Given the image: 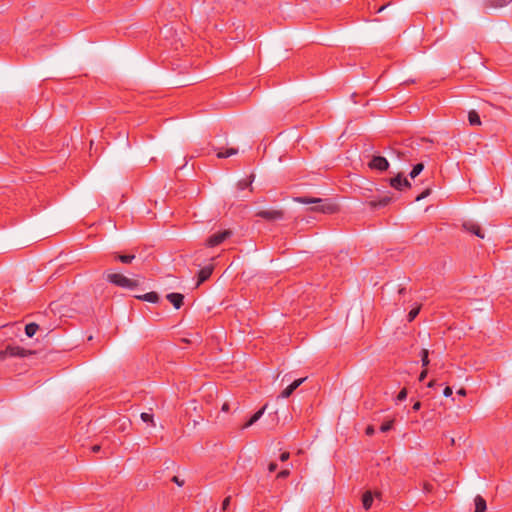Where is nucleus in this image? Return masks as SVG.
<instances>
[{
  "instance_id": "obj_1",
  "label": "nucleus",
  "mask_w": 512,
  "mask_h": 512,
  "mask_svg": "<svg viewBox=\"0 0 512 512\" xmlns=\"http://www.w3.org/2000/svg\"><path fill=\"white\" fill-rule=\"evenodd\" d=\"M427 139H406L392 150L400 161L412 162L425 155L423 147L426 143H430Z\"/></svg>"
},
{
  "instance_id": "obj_2",
  "label": "nucleus",
  "mask_w": 512,
  "mask_h": 512,
  "mask_svg": "<svg viewBox=\"0 0 512 512\" xmlns=\"http://www.w3.org/2000/svg\"><path fill=\"white\" fill-rule=\"evenodd\" d=\"M297 201L302 204H316L317 206L314 208V210L323 212L325 214H333L338 210V206L336 204L321 198L303 196L297 198Z\"/></svg>"
},
{
  "instance_id": "obj_3",
  "label": "nucleus",
  "mask_w": 512,
  "mask_h": 512,
  "mask_svg": "<svg viewBox=\"0 0 512 512\" xmlns=\"http://www.w3.org/2000/svg\"><path fill=\"white\" fill-rule=\"evenodd\" d=\"M233 235L231 229L217 230L211 233L203 242V245L207 248H215L223 244L227 239Z\"/></svg>"
},
{
  "instance_id": "obj_4",
  "label": "nucleus",
  "mask_w": 512,
  "mask_h": 512,
  "mask_svg": "<svg viewBox=\"0 0 512 512\" xmlns=\"http://www.w3.org/2000/svg\"><path fill=\"white\" fill-rule=\"evenodd\" d=\"M107 280L119 287L122 288H135L138 286V282L132 279L127 278L126 276L120 273H109L107 274Z\"/></svg>"
},
{
  "instance_id": "obj_5",
  "label": "nucleus",
  "mask_w": 512,
  "mask_h": 512,
  "mask_svg": "<svg viewBox=\"0 0 512 512\" xmlns=\"http://www.w3.org/2000/svg\"><path fill=\"white\" fill-rule=\"evenodd\" d=\"M256 216L268 222L284 220V212L277 209L261 210L256 214Z\"/></svg>"
},
{
  "instance_id": "obj_6",
  "label": "nucleus",
  "mask_w": 512,
  "mask_h": 512,
  "mask_svg": "<svg viewBox=\"0 0 512 512\" xmlns=\"http://www.w3.org/2000/svg\"><path fill=\"white\" fill-rule=\"evenodd\" d=\"M391 201H392V197L385 195V196L380 197L378 200H376V199L367 200L366 204L371 210H377V209L386 207L387 205H389L391 203Z\"/></svg>"
},
{
  "instance_id": "obj_7",
  "label": "nucleus",
  "mask_w": 512,
  "mask_h": 512,
  "mask_svg": "<svg viewBox=\"0 0 512 512\" xmlns=\"http://www.w3.org/2000/svg\"><path fill=\"white\" fill-rule=\"evenodd\" d=\"M368 166L371 169L386 171L389 168V162L385 157L382 156H373Z\"/></svg>"
},
{
  "instance_id": "obj_8",
  "label": "nucleus",
  "mask_w": 512,
  "mask_h": 512,
  "mask_svg": "<svg viewBox=\"0 0 512 512\" xmlns=\"http://www.w3.org/2000/svg\"><path fill=\"white\" fill-rule=\"evenodd\" d=\"M28 353H30V352L25 350L22 347L8 345L5 348V350L2 351V358L6 355L11 356V357H16V356L25 357Z\"/></svg>"
},
{
  "instance_id": "obj_9",
  "label": "nucleus",
  "mask_w": 512,
  "mask_h": 512,
  "mask_svg": "<svg viewBox=\"0 0 512 512\" xmlns=\"http://www.w3.org/2000/svg\"><path fill=\"white\" fill-rule=\"evenodd\" d=\"M390 185L397 190H403L404 188H409L411 186L410 182L400 173L390 179Z\"/></svg>"
},
{
  "instance_id": "obj_10",
  "label": "nucleus",
  "mask_w": 512,
  "mask_h": 512,
  "mask_svg": "<svg viewBox=\"0 0 512 512\" xmlns=\"http://www.w3.org/2000/svg\"><path fill=\"white\" fill-rule=\"evenodd\" d=\"M213 269V265H208L200 269V271L198 272L197 286L204 283L206 280L210 278V276L213 273Z\"/></svg>"
},
{
  "instance_id": "obj_11",
  "label": "nucleus",
  "mask_w": 512,
  "mask_h": 512,
  "mask_svg": "<svg viewBox=\"0 0 512 512\" xmlns=\"http://www.w3.org/2000/svg\"><path fill=\"white\" fill-rule=\"evenodd\" d=\"M166 299L174 306L175 309H180L183 305L184 295L181 293H169Z\"/></svg>"
},
{
  "instance_id": "obj_12",
  "label": "nucleus",
  "mask_w": 512,
  "mask_h": 512,
  "mask_svg": "<svg viewBox=\"0 0 512 512\" xmlns=\"http://www.w3.org/2000/svg\"><path fill=\"white\" fill-rule=\"evenodd\" d=\"M134 297L138 300L146 301V302H150V303H157L159 301V295L154 291L148 292L143 295H135Z\"/></svg>"
},
{
  "instance_id": "obj_13",
  "label": "nucleus",
  "mask_w": 512,
  "mask_h": 512,
  "mask_svg": "<svg viewBox=\"0 0 512 512\" xmlns=\"http://www.w3.org/2000/svg\"><path fill=\"white\" fill-rule=\"evenodd\" d=\"M265 409H266V405L263 406L257 412H255L251 416V418L243 425V428H248V427L252 426L254 423H256L262 417V415L264 414Z\"/></svg>"
},
{
  "instance_id": "obj_14",
  "label": "nucleus",
  "mask_w": 512,
  "mask_h": 512,
  "mask_svg": "<svg viewBox=\"0 0 512 512\" xmlns=\"http://www.w3.org/2000/svg\"><path fill=\"white\" fill-rule=\"evenodd\" d=\"M265 409H266V405L263 406L257 412H255L251 416V418L243 425V428H248V427L252 426L254 423H256L262 417V415L264 414Z\"/></svg>"
},
{
  "instance_id": "obj_15",
  "label": "nucleus",
  "mask_w": 512,
  "mask_h": 512,
  "mask_svg": "<svg viewBox=\"0 0 512 512\" xmlns=\"http://www.w3.org/2000/svg\"><path fill=\"white\" fill-rule=\"evenodd\" d=\"M475 502V511L474 512H485L487 508L486 500L480 496L477 495L474 499Z\"/></svg>"
},
{
  "instance_id": "obj_16",
  "label": "nucleus",
  "mask_w": 512,
  "mask_h": 512,
  "mask_svg": "<svg viewBox=\"0 0 512 512\" xmlns=\"http://www.w3.org/2000/svg\"><path fill=\"white\" fill-rule=\"evenodd\" d=\"M468 121L471 126H479L481 125V119L477 111L470 110L468 113Z\"/></svg>"
},
{
  "instance_id": "obj_17",
  "label": "nucleus",
  "mask_w": 512,
  "mask_h": 512,
  "mask_svg": "<svg viewBox=\"0 0 512 512\" xmlns=\"http://www.w3.org/2000/svg\"><path fill=\"white\" fill-rule=\"evenodd\" d=\"M463 228H464L467 232H469V233H471V234H473V235H476V236H477V237H479V238H482V239H483V238L485 237L484 232H483V229H482V227H481V226H463Z\"/></svg>"
},
{
  "instance_id": "obj_18",
  "label": "nucleus",
  "mask_w": 512,
  "mask_h": 512,
  "mask_svg": "<svg viewBox=\"0 0 512 512\" xmlns=\"http://www.w3.org/2000/svg\"><path fill=\"white\" fill-rule=\"evenodd\" d=\"M362 503H363V507L366 510L370 509V507L372 506V503H373V495L370 491H366L363 494Z\"/></svg>"
},
{
  "instance_id": "obj_19",
  "label": "nucleus",
  "mask_w": 512,
  "mask_h": 512,
  "mask_svg": "<svg viewBox=\"0 0 512 512\" xmlns=\"http://www.w3.org/2000/svg\"><path fill=\"white\" fill-rule=\"evenodd\" d=\"M486 6L500 8L510 3L511 0H485Z\"/></svg>"
},
{
  "instance_id": "obj_20",
  "label": "nucleus",
  "mask_w": 512,
  "mask_h": 512,
  "mask_svg": "<svg viewBox=\"0 0 512 512\" xmlns=\"http://www.w3.org/2000/svg\"><path fill=\"white\" fill-rule=\"evenodd\" d=\"M238 153V149L236 148H228L225 151L219 150L217 152L218 158H228L230 156L236 155Z\"/></svg>"
},
{
  "instance_id": "obj_21",
  "label": "nucleus",
  "mask_w": 512,
  "mask_h": 512,
  "mask_svg": "<svg viewBox=\"0 0 512 512\" xmlns=\"http://www.w3.org/2000/svg\"><path fill=\"white\" fill-rule=\"evenodd\" d=\"M39 326L36 323H29L25 326V333L28 337H33L38 331Z\"/></svg>"
},
{
  "instance_id": "obj_22",
  "label": "nucleus",
  "mask_w": 512,
  "mask_h": 512,
  "mask_svg": "<svg viewBox=\"0 0 512 512\" xmlns=\"http://www.w3.org/2000/svg\"><path fill=\"white\" fill-rule=\"evenodd\" d=\"M424 169V164L422 162L420 163H417L416 165L413 166V169L411 170L410 172V177L412 179L416 178Z\"/></svg>"
},
{
  "instance_id": "obj_23",
  "label": "nucleus",
  "mask_w": 512,
  "mask_h": 512,
  "mask_svg": "<svg viewBox=\"0 0 512 512\" xmlns=\"http://www.w3.org/2000/svg\"><path fill=\"white\" fill-rule=\"evenodd\" d=\"M253 178L254 176H250L249 178L247 179H243V180H240L238 183H237V186H238V189L239 190H244L248 187L251 186L252 182H253Z\"/></svg>"
},
{
  "instance_id": "obj_24",
  "label": "nucleus",
  "mask_w": 512,
  "mask_h": 512,
  "mask_svg": "<svg viewBox=\"0 0 512 512\" xmlns=\"http://www.w3.org/2000/svg\"><path fill=\"white\" fill-rule=\"evenodd\" d=\"M421 363L423 367H427L430 363L429 360V351L427 349H422L420 352Z\"/></svg>"
},
{
  "instance_id": "obj_25",
  "label": "nucleus",
  "mask_w": 512,
  "mask_h": 512,
  "mask_svg": "<svg viewBox=\"0 0 512 512\" xmlns=\"http://www.w3.org/2000/svg\"><path fill=\"white\" fill-rule=\"evenodd\" d=\"M140 418L143 422L150 423L152 427L156 426L152 414L143 412V413H141Z\"/></svg>"
},
{
  "instance_id": "obj_26",
  "label": "nucleus",
  "mask_w": 512,
  "mask_h": 512,
  "mask_svg": "<svg viewBox=\"0 0 512 512\" xmlns=\"http://www.w3.org/2000/svg\"><path fill=\"white\" fill-rule=\"evenodd\" d=\"M134 258H135V255H133V254L132 255L115 254V259H117L125 264L131 263Z\"/></svg>"
},
{
  "instance_id": "obj_27",
  "label": "nucleus",
  "mask_w": 512,
  "mask_h": 512,
  "mask_svg": "<svg viewBox=\"0 0 512 512\" xmlns=\"http://www.w3.org/2000/svg\"><path fill=\"white\" fill-rule=\"evenodd\" d=\"M393 424H394V419L384 422L380 426V431L383 432V433H386V432L390 431L392 429V427H393Z\"/></svg>"
},
{
  "instance_id": "obj_28",
  "label": "nucleus",
  "mask_w": 512,
  "mask_h": 512,
  "mask_svg": "<svg viewBox=\"0 0 512 512\" xmlns=\"http://www.w3.org/2000/svg\"><path fill=\"white\" fill-rule=\"evenodd\" d=\"M419 312H420V307L411 309L407 315V321L412 322L417 317Z\"/></svg>"
},
{
  "instance_id": "obj_29",
  "label": "nucleus",
  "mask_w": 512,
  "mask_h": 512,
  "mask_svg": "<svg viewBox=\"0 0 512 512\" xmlns=\"http://www.w3.org/2000/svg\"><path fill=\"white\" fill-rule=\"evenodd\" d=\"M305 380H306V377L296 379L289 386L292 389V391L294 392Z\"/></svg>"
},
{
  "instance_id": "obj_30",
  "label": "nucleus",
  "mask_w": 512,
  "mask_h": 512,
  "mask_svg": "<svg viewBox=\"0 0 512 512\" xmlns=\"http://www.w3.org/2000/svg\"><path fill=\"white\" fill-rule=\"evenodd\" d=\"M305 380H306V377L296 379L289 386L292 389V391L294 392Z\"/></svg>"
},
{
  "instance_id": "obj_31",
  "label": "nucleus",
  "mask_w": 512,
  "mask_h": 512,
  "mask_svg": "<svg viewBox=\"0 0 512 512\" xmlns=\"http://www.w3.org/2000/svg\"><path fill=\"white\" fill-rule=\"evenodd\" d=\"M406 398H407V389L403 388L399 391V393L396 397V402L404 401Z\"/></svg>"
},
{
  "instance_id": "obj_32",
  "label": "nucleus",
  "mask_w": 512,
  "mask_h": 512,
  "mask_svg": "<svg viewBox=\"0 0 512 512\" xmlns=\"http://www.w3.org/2000/svg\"><path fill=\"white\" fill-rule=\"evenodd\" d=\"M431 193V189L430 188H427L425 189L420 195L416 196L415 200L416 201H420L421 199H424L426 198L427 196H429Z\"/></svg>"
},
{
  "instance_id": "obj_33",
  "label": "nucleus",
  "mask_w": 512,
  "mask_h": 512,
  "mask_svg": "<svg viewBox=\"0 0 512 512\" xmlns=\"http://www.w3.org/2000/svg\"><path fill=\"white\" fill-rule=\"evenodd\" d=\"M293 393L290 386H287L280 394L282 398H288Z\"/></svg>"
},
{
  "instance_id": "obj_34",
  "label": "nucleus",
  "mask_w": 512,
  "mask_h": 512,
  "mask_svg": "<svg viewBox=\"0 0 512 512\" xmlns=\"http://www.w3.org/2000/svg\"><path fill=\"white\" fill-rule=\"evenodd\" d=\"M230 501H231V496H227L223 502H222V510L225 511L229 508L230 506Z\"/></svg>"
},
{
  "instance_id": "obj_35",
  "label": "nucleus",
  "mask_w": 512,
  "mask_h": 512,
  "mask_svg": "<svg viewBox=\"0 0 512 512\" xmlns=\"http://www.w3.org/2000/svg\"><path fill=\"white\" fill-rule=\"evenodd\" d=\"M290 474L289 470H282L280 471L278 474H277V478L278 479H283V478H286L288 477V475Z\"/></svg>"
},
{
  "instance_id": "obj_36",
  "label": "nucleus",
  "mask_w": 512,
  "mask_h": 512,
  "mask_svg": "<svg viewBox=\"0 0 512 512\" xmlns=\"http://www.w3.org/2000/svg\"><path fill=\"white\" fill-rule=\"evenodd\" d=\"M452 393H453L452 388L450 386H446L443 391L444 396L450 397L452 395Z\"/></svg>"
},
{
  "instance_id": "obj_37",
  "label": "nucleus",
  "mask_w": 512,
  "mask_h": 512,
  "mask_svg": "<svg viewBox=\"0 0 512 512\" xmlns=\"http://www.w3.org/2000/svg\"><path fill=\"white\" fill-rule=\"evenodd\" d=\"M375 430H374V427L369 425L366 427V430H365V433L366 435L368 436H372L374 434Z\"/></svg>"
},
{
  "instance_id": "obj_38",
  "label": "nucleus",
  "mask_w": 512,
  "mask_h": 512,
  "mask_svg": "<svg viewBox=\"0 0 512 512\" xmlns=\"http://www.w3.org/2000/svg\"><path fill=\"white\" fill-rule=\"evenodd\" d=\"M172 481L174 483H176L178 486H183L184 485V481L180 480L178 476H173Z\"/></svg>"
},
{
  "instance_id": "obj_39",
  "label": "nucleus",
  "mask_w": 512,
  "mask_h": 512,
  "mask_svg": "<svg viewBox=\"0 0 512 512\" xmlns=\"http://www.w3.org/2000/svg\"><path fill=\"white\" fill-rule=\"evenodd\" d=\"M427 373H428V372H427V370H426V369H424V370L420 373V375H419V377H418L419 382H422V381L426 378Z\"/></svg>"
},
{
  "instance_id": "obj_40",
  "label": "nucleus",
  "mask_w": 512,
  "mask_h": 512,
  "mask_svg": "<svg viewBox=\"0 0 512 512\" xmlns=\"http://www.w3.org/2000/svg\"><path fill=\"white\" fill-rule=\"evenodd\" d=\"M276 469H277V464H276L275 462H271V463L268 465V470H269V472H271V473H272V472L276 471Z\"/></svg>"
},
{
  "instance_id": "obj_41",
  "label": "nucleus",
  "mask_w": 512,
  "mask_h": 512,
  "mask_svg": "<svg viewBox=\"0 0 512 512\" xmlns=\"http://www.w3.org/2000/svg\"><path fill=\"white\" fill-rule=\"evenodd\" d=\"M290 457V453L289 452H283L281 455H280V460L281 461H286L288 460Z\"/></svg>"
},
{
  "instance_id": "obj_42",
  "label": "nucleus",
  "mask_w": 512,
  "mask_h": 512,
  "mask_svg": "<svg viewBox=\"0 0 512 512\" xmlns=\"http://www.w3.org/2000/svg\"><path fill=\"white\" fill-rule=\"evenodd\" d=\"M420 408H421V402H420V401L415 402V403L413 404V406H412V409H413L414 411H418V410H420Z\"/></svg>"
},
{
  "instance_id": "obj_43",
  "label": "nucleus",
  "mask_w": 512,
  "mask_h": 512,
  "mask_svg": "<svg viewBox=\"0 0 512 512\" xmlns=\"http://www.w3.org/2000/svg\"><path fill=\"white\" fill-rule=\"evenodd\" d=\"M100 449H101V446H100V445H94V446H92L91 451H92L93 453H97V452H99V451H100Z\"/></svg>"
},
{
  "instance_id": "obj_44",
  "label": "nucleus",
  "mask_w": 512,
  "mask_h": 512,
  "mask_svg": "<svg viewBox=\"0 0 512 512\" xmlns=\"http://www.w3.org/2000/svg\"><path fill=\"white\" fill-rule=\"evenodd\" d=\"M221 410L223 412H228L229 411V404L227 402H225L223 405H222V408Z\"/></svg>"
},
{
  "instance_id": "obj_45",
  "label": "nucleus",
  "mask_w": 512,
  "mask_h": 512,
  "mask_svg": "<svg viewBox=\"0 0 512 512\" xmlns=\"http://www.w3.org/2000/svg\"><path fill=\"white\" fill-rule=\"evenodd\" d=\"M424 489L427 491V492H430L432 490V485L429 484V483H425L424 484Z\"/></svg>"
},
{
  "instance_id": "obj_46",
  "label": "nucleus",
  "mask_w": 512,
  "mask_h": 512,
  "mask_svg": "<svg viewBox=\"0 0 512 512\" xmlns=\"http://www.w3.org/2000/svg\"><path fill=\"white\" fill-rule=\"evenodd\" d=\"M457 394L458 395H461V396H465L466 395V390L464 388H461L457 391Z\"/></svg>"
},
{
  "instance_id": "obj_47",
  "label": "nucleus",
  "mask_w": 512,
  "mask_h": 512,
  "mask_svg": "<svg viewBox=\"0 0 512 512\" xmlns=\"http://www.w3.org/2000/svg\"><path fill=\"white\" fill-rule=\"evenodd\" d=\"M435 384H436V381H435V380H431V381L427 384V386H428L429 388H432V387H434V386H435Z\"/></svg>"
},
{
  "instance_id": "obj_48",
  "label": "nucleus",
  "mask_w": 512,
  "mask_h": 512,
  "mask_svg": "<svg viewBox=\"0 0 512 512\" xmlns=\"http://www.w3.org/2000/svg\"><path fill=\"white\" fill-rule=\"evenodd\" d=\"M4 328H10V329H12V328H13V326H12V325H10V324H4V325H2V329H4Z\"/></svg>"
},
{
  "instance_id": "obj_49",
  "label": "nucleus",
  "mask_w": 512,
  "mask_h": 512,
  "mask_svg": "<svg viewBox=\"0 0 512 512\" xmlns=\"http://www.w3.org/2000/svg\"><path fill=\"white\" fill-rule=\"evenodd\" d=\"M404 292H405V288L404 287L400 288L399 291H398L399 294H403Z\"/></svg>"
},
{
  "instance_id": "obj_50",
  "label": "nucleus",
  "mask_w": 512,
  "mask_h": 512,
  "mask_svg": "<svg viewBox=\"0 0 512 512\" xmlns=\"http://www.w3.org/2000/svg\"><path fill=\"white\" fill-rule=\"evenodd\" d=\"M450 444H451V445H454V444H455V440H454V438H451V439H450Z\"/></svg>"
},
{
  "instance_id": "obj_51",
  "label": "nucleus",
  "mask_w": 512,
  "mask_h": 512,
  "mask_svg": "<svg viewBox=\"0 0 512 512\" xmlns=\"http://www.w3.org/2000/svg\"><path fill=\"white\" fill-rule=\"evenodd\" d=\"M46 237L47 236H42V237L39 238V240H43V238H46ZM36 241H38V239Z\"/></svg>"
},
{
  "instance_id": "obj_52",
  "label": "nucleus",
  "mask_w": 512,
  "mask_h": 512,
  "mask_svg": "<svg viewBox=\"0 0 512 512\" xmlns=\"http://www.w3.org/2000/svg\"><path fill=\"white\" fill-rule=\"evenodd\" d=\"M384 8H385V7H384V6H382V7H380V8H379V10H378V11L380 12V11H382Z\"/></svg>"
}]
</instances>
